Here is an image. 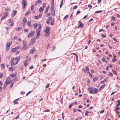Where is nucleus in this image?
Here are the masks:
<instances>
[{
	"instance_id": "1",
	"label": "nucleus",
	"mask_w": 120,
	"mask_h": 120,
	"mask_svg": "<svg viewBox=\"0 0 120 120\" xmlns=\"http://www.w3.org/2000/svg\"><path fill=\"white\" fill-rule=\"evenodd\" d=\"M22 4V5H23V8H25V7H26L27 6L26 1L24 0H23Z\"/></svg>"
},
{
	"instance_id": "2",
	"label": "nucleus",
	"mask_w": 120,
	"mask_h": 120,
	"mask_svg": "<svg viewBox=\"0 0 120 120\" xmlns=\"http://www.w3.org/2000/svg\"><path fill=\"white\" fill-rule=\"evenodd\" d=\"M11 42H10L7 44L6 45V50L8 51L10 48V47L11 45Z\"/></svg>"
},
{
	"instance_id": "3",
	"label": "nucleus",
	"mask_w": 120,
	"mask_h": 120,
	"mask_svg": "<svg viewBox=\"0 0 120 120\" xmlns=\"http://www.w3.org/2000/svg\"><path fill=\"white\" fill-rule=\"evenodd\" d=\"M79 25L78 27V28H82L83 26H84V25L83 24L82 22H80V21L79 22Z\"/></svg>"
},
{
	"instance_id": "4",
	"label": "nucleus",
	"mask_w": 120,
	"mask_h": 120,
	"mask_svg": "<svg viewBox=\"0 0 120 120\" xmlns=\"http://www.w3.org/2000/svg\"><path fill=\"white\" fill-rule=\"evenodd\" d=\"M8 14L7 12H5L3 16H2L1 18V20L5 18L7 16Z\"/></svg>"
},
{
	"instance_id": "5",
	"label": "nucleus",
	"mask_w": 120,
	"mask_h": 120,
	"mask_svg": "<svg viewBox=\"0 0 120 120\" xmlns=\"http://www.w3.org/2000/svg\"><path fill=\"white\" fill-rule=\"evenodd\" d=\"M35 33L34 31H32L29 34H28L27 37L28 38L31 37L33 36Z\"/></svg>"
},
{
	"instance_id": "6",
	"label": "nucleus",
	"mask_w": 120,
	"mask_h": 120,
	"mask_svg": "<svg viewBox=\"0 0 120 120\" xmlns=\"http://www.w3.org/2000/svg\"><path fill=\"white\" fill-rule=\"evenodd\" d=\"M23 46L22 49H26L25 48L27 45V43L25 41H23Z\"/></svg>"
},
{
	"instance_id": "7",
	"label": "nucleus",
	"mask_w": 120,
	"mask_h": 120,
	"mask_svg": "<svg viewBox=\"0 0 120 120\" xmlns=\"http://www.w3.org/2000/svg\"><path fill=\"white\" fill-rule=\"evenodd\" d=\"M52 20V18L51 17H48V19L46 20V23L49 24L50 23L51 21Z\"/></svg>"
},
{
	"instance_id": "8",
	"label": "nucleus",
	"mask_w": 120,
	"mask_h": 120,
	"mask_svg": "<svg viewBox=\"0 0 120 120\" xmlns=\"http://www.w3.org/2000/svg\"><path fill=\"white\" fill-rule=\"evenodd\" d=\"M93 87H90L88 88L87 89V90L88 91H89V92L90 93H93V91H92V90H93Z\"/></svg>"
},
{
	"instance_id": "9",
	"label": "nucleus",
	"mask_w": 120,
	"mask_h": 120,
	"mask_svg": "<svg viewBox=\"0 0 120 120\" xmlns=\"http://www.w3.org/2000/svg\"><path fill=\"white\" fill-rule=\"evenodd\" d=\"M49 29L50 28L49 26L47 27L44 31V32L46 33H50L49 31Z\"/></svg>"
},
{
	"instance_id": "10",
	"label": "nucleus",
	"mask_w": 120,
	"mask_h": 120,
	"mask_svg": "<svg viewBox=\"0 0 120 120\" xmlns=\"http://www.w3.org/2000/svg\"><path fill=\"white\" fill-rule=\"evenodd\" d=\"M35 40V38H32L31 39V41L30 42V45H31L33 44Z\"/></svg>"
},
{
	"instance_id": "11",
	"label": "nucleus",
	"mask_w": 120,
	"mask_h": 120,
	"mask_svg": "<svg viewBox=\"0 0 120 120\" xmlns=\"http://www.w3.org/2000/svg\"><path fill=\"white\" fill-rule=\"evenodd\" d=\"M7 79L8 80H8V81L7 80L5 82V83L7 85L12 82V81L10 80V79L9 78H8Z\"/></svg>"
},
{
	"instance_id": "12",
	"label": "nucleus",
	"mask_w": 120,
	"mask_h": 120,
	"mask_svg": "<svg viewBox=\"0 0 120 120\" xmlns=\"http://www.w3.org/2000/svg\"><path fill=\"white\" fill-rule=\"evenodd\" d=\"M20 56L16 57L15 58V60L16 61L15 64H16L18 63L20 58Z\"/></svg>"
},
{
	"instance_id": "13",
	"label": "nucleus",
	"mask_w": 120,
	"mask_h": 120,
	"mask_svg": "<svg viewBox=\"0 0 120 120\" xmlns=\"http://www.w3.org/2000/svg\"><path fill=\"white\" fill-rule=\"evenodd\" d=\"M17 13V11L16 10H13V12L11 15L12 17H14Z\"/></svg>"
},
{
	"instance_id": "14",
	"label": "nucleus",
	"mask_w": 120,
	"mask_h": 120,
	"mask_svg": "<svg viewBox=\"0 0 120 120\" xmlns=\"http://www.w3.org/2000/svg\"><path fill=\"white\" fill-rule=\"evenodd\" d=\"M105 84H104L101 86L99 89V91H101L102 88L105 87Z\"/></svg>"
},
{
	"instance_id": "15",
	"label": "nucleus",
	"mask_w": 120,
	"mask_h": 120,
	"mask_svg": "<svg viewBox=\"0 0 120 120\" xmlns=\"http://www.w3.org/2000/svg\"><path fill=\"white\" fill-rule=\"evenodd\" d=\"M35 49L34 48H33L30 49V54H32L33 53V52L35 51Z\"/></svg>"
},
{
	"instance_id": "16",
	"label": "nucleus",
	"mask_w": 120,
	"mask_h": 120,
	"mask_svg": "<svg viewBox=\"0 0 120 120\" xmlns=\"http://www.w3.org/2000/svg\"><path fill=\"white\" fill-rule=\"evenodd\" d=\"M53 8H52V14L53 16H55V11L53 10Z\"/></svg>"
},
{
	"instance_id": "17",
	"label": "nucleus",
	"mask_w": 120,
	"mask_h": 120,
	"mask_svg": "<svg viewBox=\"0 0 120 120\" xmlns=\"http://www.w3.org/2000/svg\"><path fill=\"white\" fill-rule=\"evenodd\" d=\"M93 90L94 91V94H95L97 93L98 91V89L95 88H93Z\"/></svg>"
},
{
	"instance_id": "18",
	"label": "nucleus",
	"mask_w": 120,
	"mask_h": 120,
	"mask_svg": "<svg viewBox=\"0 0 120 120\" xmlns=\"http://www.w3.org/2000/svg\"><path fill=\"white\" fill-rule=\"evenodd\" d=\"M24 63L25 66V67H26L28 64V62L27 61V60H25Z\"/></svg>"
},
{
	"instance_id": "19",
	"label": "nucleus",
	"mask_w": 120,
	"mask_h": 120,
	"mask_svg": "<svg viewBox=\"0 0 120 120\" xmlns=\"http://www.w3.org/2000/svg\"><path fill=\"white\" fill-rule=\"evenodd\" d=\"M22 20L23 23H24V24L27 21L26 19L25 18H23Z\"/></svg>"
},
{
	"instance_id": "20",
	"label": "nucleus",
	"mask_w": 120,
	"mask_h": 120,
	"mask_svg": "<svg viewBox=\"0 0 120 120\" xmlns=\"http://www.w3.org/2000/svg\"><path fill=\"white\" fill-rule=\"evenodd\" d=\"M26 58V60H27V61H29L30 60V57L27 56Z\"/></svg>"
},
{
	"instance_id": "21",
	"label": "nucleus",
	"mask_w": 120,
	"mask_h": 120,
	"mask_svg": "<svg viewBox=\"0 0 120 120\" xmlns=\"http://www.w3.org/2000/svg\"><path fill=\"white\" fill-rule=\"evenodd\" d=\"M44 10V8H43L42 7H41L39 9V11L40 12H42Z\"/></svg>"
},
{
	"instance_id": "22",
	"label": "nucleus",
	"mask_w": 120,
	"mask_h": 120,
	"mask_svg": "<svg viewBox=\"0 0 120 120\" xmlns=\"http://www.w3.org/2000/svg\"><path fill=\"white\" fill-rule=\"evenodd\" d=\"M117 102H118V103L116 105V107H118L119 106L120 104V100H118L117 101Z\"/></svg>"
},
{
	"instance_id": "23",
	"label": "nucleus",
	"mask_w": 120,
	"mask_h": 120,
	"mask_svg": "<svg viewBox=\"0 0 120 120\" xmlns=\"http://www.w3.org/2000/svg\"><path fill=\"white\" fill-rule=\"evenodd\" d=\"M30 10H28V11L27 12H26V14H25V15L26 16L27 15H28L29 13H30Z\"/></svg>"
},
{
	"instance_id": "24",
	"label": "nucleus",
	"mask_w": 120,
	"mask_h": 120,
	"mask_svg": "<svg viewBox=\"0 0 120 120\" xmlns=\"http://www.w3.org/2000/svg\"><path fill=\"white\" fill-rule=\"evenodd\" d=\"M30 23H31V22L30 21H28L27 22V25L28 26L31 27V26H30Z\"/></svg>"
},
{
	"instance_id": "25",
	"label": "nucleus",
	"mask_w": 120,
	"mask_h": 120,
	"mask_svg": "<svg viewBox=\"0 0 120 120\" xmlns=\"http://www.w3.org/2000/svg\"><path fill=\"white\" fill-rule=\"evenodd\" d=\"M16 51L15 48H13L11 49V52H14Z\"/></svg>"
},
{
	"instance_id": "26",
	"label": "nucleus",
	"mask_w": 120,
	"mask_h": 120,
	"mask_svg": "<svg viewBox=\"0 0 120 120\" xmlns=\"http://www.w3.org/2000/svg\"><path fill=\"white\" fill-rule=\"evenodd\" d=\"M112 72L113 74H114L116 75H117V72L116 71H115L113 69L112 70Z\"/></svg>"
},
{
	"instance_id": "27",
	"label": "nucleus",
	"mask_w": 120,
	"mask_h": 120,
	"mask_svg": "<svg viewBox=\"0 0 120 120\" xmlns=\"http://www.w3.org/2000/svg\"><path fill=\"white\" fill-rule=\"evenodd\" d=\"M21 28H22L21 27H19L18 28H17L16 29V30L17 31H19L21 29Z\"/></svg>"
},
{
	"instance_id": "28",
	"label": "nucleus",
	"mask_w": 120,
	"mask_h": 120,
	"mask_svg": "<svg viewBox=\"0 0 120 120\" xmlns=\"http://www.w3.org/2000/svg\"><path fill=\"white\" fill-rule=\"evenodd\" d=\"M10 64L11 65L13 66L14 65V63L13 61H11L10 62Z\"/></svg>"
},
{
	"instance_id": "29",
	"label": "nucleus",
	"mask_w": 120,
	"mask_h": 120,
	"mask_svg": "<svg viewBox=\"0 0 120 120\" xmlns=\"http://www.w3.org/2000/svg\"><path fill=\"white\" fill-rule=\"evenodd\" d=\"M73 104L74 103H73L70 104L68 106V108L69 109H70L71 108L72 106L73 105Z\"/></svg>"
},
{
	"instance_id": "30",
	"label": "nucleus",
	"mask_w": 120,
	"mask_h": 120,
	"mask_svg": "<svg viewBox=\"0 0 120 120\" xmlns=\"http://www.w3.org/2000/svg\"><path fill=\"white\" fill-rule=\"evenodd\" d=\"M14 104H17L18 103V102L17 101L15 100L14 101Z\"/></svg>"
},
{
	"instance_id": "31",
	"label": "nucleus",
	"mask_w": 120,
	"mask_h": 120,
	"mask_svg": "<svg viewBox=\"0 0 120 120\" xmlns=\"http://www.w3.org/2000/svg\"><path fill=\"white\" fill-rule=\"evenodd\" d=\"M34 26L35 29H36L37 26V23H35L34 25Z\"/></svg>"
},
{
	"instance_id": "32",
	"label": "nucleus",
	"mask_w": 120,
	"mask_h": 120,
	"mask_svg": "<svg viewBox=\"0 0 120 120\" xmlns=\"http://www.w3.org/2000/svg\"><path fill=\"white\" fill-rule=\"evenodd\" d=\"M41 0H38L36 2V4H40L41 3Z\"/></svg>"
},
{
	"instance_id": "33",
	"label": "nucleus",
	"mask_w": 120,
	"mask_h": 120,
	"mask_svg": "<svg viewBox=\"0 0 120 120\" xmlns=\"http://www.w3.org/2000/svg\"><path fill=\"white\" fill-rule=\"evenodd\" d=\"M98 78L97 77H95L93 78V80L94 81H96L98 79Z\"/></svg>"
},
{
	"instance_id": "34",
	"label": "nucleus",
	"mask_w": 120,
	"mask_h": 120,
	"mask_svg": "<svg viewBox=\"0 0 120 120\" xmlns=\"http://www.w3.org/2000/svg\"><path fill=\"white\" fill-rule=\"evenodd\" d=\"M7 84H6V83H5L4 84V86L3 87V89H5L6 88V86L7 85Z\"/></svg>"
},
{
	"instance_id": "35",
	"label": "nucleus",
	"mask_w": 120,
	"mask_h": 120,
	"mask_svg": "<svg viewBox=\"0 0 120 120\" xmlns=\"http://www.w3.org/2000/svg\"><path fill=\"white\" fill-rule=\"evenodd\" d=\"M117 60V59L116 58H113L112 59V61L113 62L116 61Z\"/></svg>"
},
{
	"instance_id": "36",
	"label": "nucleus",
	"mask_w": 120,
	"mask_h": 120,
	"mask_svg": "<svg viewBox=\"0 0 120 120\" xmlns=\"http://www.w3.org/2000/svg\"><path fill=\"white\" fill-rule=\"evenodd\" d=\"M4 66L3 64H1V68L3 69L4 68Z\"/></svg>"
},
{
	"instance_id": "37",
	"label": "nucleus",
	"mask_w": 120,
	"mask_h": 120,
	"mask_svg": "<svg viewBox=\"0 0 120 120\" xmlns=\"http://www.w3.org/2000/svg\"><path fill=\"white\" fill-rule=\"evenodd\" d=\"M86 71H88L89 72V68H88V67L87 66H86Z\"/></svg>"
},
{
	"instance_id": "38",
	"label": "nucleus",
	"mask_w": 120,
	"mask_h": 120,
	"mask_svg": "<svg viewBox=\"0 0 120 120\" xmlns=\"http://www.w3.org/2000/svg\"><path fill=\"white\" fill-rule=\"evenodd\" d=\"M15 75L14 74H11L10 75V76H11L12 78L15 77Z\"/></svg>"
},
{
	"instance_id": "39",
	"label": "nucleus",
	"mask_w": 120,
	"mask_h": 120,
	"mask_svg": "<svg viewBox=\"0 0 120 120\" xmlns=\"http://www.w3.org/2000/svg\"><path fill=\"white\" fill-rule=\"evenodd\" d=\"M50 33H46V34L45 35V37H47L48 36L49 34Z\"/></svg>"
},
{
	"instance_id": "40",
	"label": "nucleus",
	"mask_w": 120,
	"mask_h": 120,
	"mask_svg": "<svg viewBox=\"0 0 120 120\" xmlns=\"http://www.w3.org/2000/svg\"><path fill=\"white\" fill-rule=\"evenodd\" d=\"M37 36H36V38H38L39 37V36H40V34L38 33H37Z\"/></svg>"
},
{
	"instance_id": "41",
	"label": "nucleus",
	"mask_w": 120,
	"mask_h": 120,
	"mask_svg": "<svg viewBox=\"0 0 120 120\" xmlns=\"http://www.w3.org/2000/svg\"><path fill=\"white\" fill-rule=\"evenodd\" d=\"M40 30H39V29H37L36 30V33H38L40 34Z\"/></svg>"
},
{
	"instance_id": "42",
	"label": "nucleus",
	"mask_w": 120,
	"mask_h": 120,
	"mask_svg": "<svg viewBox=\"0 0 120 120\" xmlns=\"http://www.w3.org/2000/svg\"><path fill=\"white\" fill-rule=\"evenodd\" d=\"M9 22L11 23L13 22V20L11 19H9L8 20Z\"/></svg>"
},
{
	"instance_id": "43",
	"label": "nucleus",
	"mask_w": 120,
	"mask_h": 120,
	"mask_svg": "<svg viewBox=\"0 0 120 120\" xmlns=\"http://www.w3.org/2000/svg\"><path fill=\"white\" fill-rule=\"evenodd\" d=\"M46 3H43V6L44 8H45L46 7Z\"/></svg>"
},
{
	"instance_id": "44",
	"label": "nucleus",
	"mask_w": 120,
	"mask_h": 120,
	"mask_svg": "<svg viewBox=\"0 0 120 120\" xmlns=\"http://www.w3.org/2000/svg\"><path fill=\"white\" fill-rule=\"evenodd\" d=\"M102 11H97L95 12V13H100Z\"/></svg>"
},
{
	"instance_id": "45",
	"label": "nucleus",
	"mask_w": 120,
	"mask_h": 120,
	"mask_svg": "<svg viewBox=\"0 0 120 120\" xmlns=\"http://www.w3.org/2000/svg\"><path fill=\"white\" fill-rule=\"evenodd\" d=\"M34 6L33 5H32L31 8V9L32 10H34Z\"/></svg>"
},
{
	"instance_id": "46",
	"label": "nucleus",
	"mask_w": 120,
	"mask_h": 120,
	"mask_svg": "<svg viewBox=\"0 0 120 120\" xmlns=\"http://www.w3.org/2000/svg\"><path fill=\"white\" fill-rule=\"evenodd\" d=\"M20 48H21V47H20L19 46H17L15 47V48L16 49H20Z\"/></svg>"
},
{
	"instance_id": "47",
	"label": "nucleus",
	"mask_w": 120,
	"mask_h": 120,
	"mask_svg": "<svg viewBox=\"0 0 120 120\" xmlns=\"http://www.w3.org/2000/svg\"><path fill=\"white\" fill-rule=\"evenodd\" d=\"M109 75L110 76H112L113 74L112 73L109 72Z\"/></svg>"
},
{
	"instance_id": "48",
	"label": "nucleus",
	"mask_w": 120,
	"mask_h": 120,
	"mask_svg": "<svg viewBox=\"0 0 120 120\" xmlns=\"http://www.w3.org/2000/svg\"><path fill=\"white\" fill-rule=\"evenodd\" d=\"M73 54H75V55L76 56V60H78V56L76 54H75V53H73Z\"/></svg>"
},
{
	"instance_id": "49",
	"label": "nucleus",
	"mask_w": 120,
	"mask_h": 120,
	"mask_svg": "<svg viewBox=\"0 0 120 120\" xmlns=\"http://www.w3.org/2000/svg\"><path fill=\"white\" fill-rule=\"evenodd\" d=\"M13 80L14 82H15L17 80V79L16 78H15L13 79Z\"/></svg>"
},
{
	"instance_id": "50",
	"label": "nucleus",
	"mask_w": 120,
	"mask_h": 120,
	"mask_svg": "<svg viewBox=\"0 0 120 120\" xmlns=\"http://www.w3.org/2000/svg\"><path fill=\"white\" fill-rule=\"evenodd\" d=\"M39 28L37 29H39V30H40V29H41V24H39Z\"/></svg>"
},
{
	"instance_id": "51",
	"label": "nucleus",
	"mask_w": 120,
	"mask_h": 120,
	"mask_svg": "<svg viewBox=\"0 0 120 120\" xmlns=\"http://www.w3.org/2000/svg\"><path fill=\"white\" fill-rule=\"evenodd\" d=\"M119 108L118 107H116V109H115V111H117V110H119Z\"/></svg>"
},
{
	"instance_id": "52",
	"label": "nucleus",
	"mask_w": 120,
	"mask_h": 120,
	"mask_svg": "<svg viewBox=\"0 0 120 120\" xmlns=\"http://www.w3.org/2000/svg\"><path fill=\"white\" fill-rule=\"evenodd\" d=\"M80 12V11H77L76 12V14L77 15H78L79 14Z\"/></svg>"
},
{
	"instance_id": "53",
	"label": "nucleus",
	"mask_w": 120,
	"mask_h": 120,
	"mask_svg": "<svg viewBox=\"0 0 120 120\" xmlns=\"http://www.w3.org/2000/svg\"><path fill=\"white\" fill-rule=\"evenodd\" d=\"M31 92H32V91H29L26 94V96H28V95L30 93H31Z\"/></svg>"
},
{
	"instance_id": "54",
	"label": "nucleus",
	"mask_w": 120,
	"mask_h": 120,
	"mask_svg": "<svg viewBox=\"0 0 120 120\" xmlns=\"http://www.w3.org/2000/svg\"><path fill=\"white\" fill-rule=\"evenodd\" d=\"M10 9L9 8H7L5 9V10L6 11H9Z\"/></svg>"
},
{
	"instance_id": "55",
	"label": "nucleus",
	"mask_w": 120,
	"mask_h": 120,
	"mask_svg": "<svg viewBox=\"0 0 120 120\" xmlns=\"http://www.w3.org/2000/svg\"><path fill=\"white\" fill-rule=\"evenodd\" d=\"M89 113V112L88 111H86V112L85 113V115L86 116L88 115V113Z\"/></svg>"
},
{
	"instance_id": "56",
	"label": "nucleus",
	"mask_w": 120,
	"mask_h": 120,
	"mask_svg": "<svg viewBox=\"0 0 120 120\" xmlns=\"http://www.w3.org/2000/svg\"><path fill=\"white\" fill-rule=\"evenodd\" d=\"M34 68L33 66V65L31 66L29 68V69H32Z\"/></svg>"
},
{
	"instance_id": "57",
	"label": "nucleus",
	"mask_w": 120,
	"mask_h": 120,
	"mask_svg": "<svg viewBox=\"0 0 120 120\" xmlns=\"http://www.w3.org/2000/svg\"><path fill=\"white\" fill-rule=\"evenodd\" d=\"M78 6H75L73 8V9H75L77 8Z\"/></svg>"
},
{
	"instance_id": "58",
	"label": "nucleus",
	"mask_w": 120,
	"mask_h": 120,
	"mask_svg": "<svg viewBox=\"0 0 120 120\" xmlns=\"http://www.w3.org/2000/svg\"><path fill=\"white\" fill-rule=\"evenodd\" d=\"M113 40L117 42H118V41H117V40H116V38H113Z\"/></svg>"
},
{
	"instance_id": "59",
	"label": "nucleus",
	"mask_w": 120,
	"mask_h": 120,
	"mask_svg": "<svg viewBox=\"0 0 120 120\" xmlns=\"http://www.w3.org/2000/svg\"><path fill=\"white\" fill-rule=\"evenodd\" d=\"M13 83H11V84L10 86V87L11 88L13 86Z\"/></svg>"
},
{
	"instance_id": "60",
	"label": "nucleus",
	"mask_w": 120,
	"mask_h": 120,
	"mask_svg": "<svg viewBox=\"0 0 120 120\" xmlns=\"http://www.w3.org/2000/svg\"><path fill=\"white\" fill-rule=\"evenodd\" d=\"M54 0H52L51 1V3H52V5H53V4H54Z\"/></svg>"
},
{
	"instance_id": "61",
	"label": "nucleus",
	"mask_w": 120,
	"mask_h": 120,
	"mask_svg": "<svg viewBox=\"0 0 120 120\" xmlns=\"http://www.w3.org/2000/svg\"><path fill=\"white\" fill-rule=\"evenodd\" d=\"M39 18V17L38 16H35V18L36 19H38Z\"/></svg>"
},
{
	"instance_id": "62",
	"label": "nucleus",
	"mask_w": 120,
	"mask_h": 120,
	"mask_svg": "<svg viewBox=\"0 0 120 120\" xmlns=\"http://www.w3.org/2000/svg\"><path fill=\"white\" fill-rule=\"evenodd\" d=\"M13 70L12 68V67H11L9 68V71H12Z\"/></svg>"
},
{
	"instance_id": "63",
	"label": "nucleus",
	"mask_w": 120,
	"mask_h": 120,
	"mask_svg": "<svg viewBox=\"0 0 120 120\" xmlns=\"http://www.w3.org/2000/svg\"><path fill=\"white\" fill-rule=\"evenodd\" d=\"M106 36L105 35L103 34L102 35V37L103 38H105V37Z\"/></svg>"
},
{
	"instance_id": "64",
	"label": "nucleus",
	"mask_w": 120,
	"mask_h": 120,
	"mask_svg": "<svg viewBox=\"0 0 120 120\" xmlns=\"http://www.w3.org/2000/svg\"><path fill=\"white\" fill-rule=\"evenodd\" d=\"M68 16V15H66L64 18L63 19H66L67 18Z\"/></svg>"
}]
</instances>
